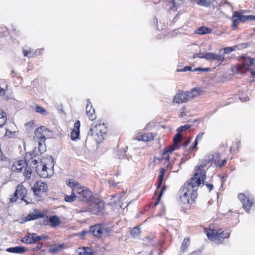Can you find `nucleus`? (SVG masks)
Instances as JSON below:
<instances>
[{"label":"nucleus","instance_id":"15","mask_svg":"<svg viewBox=\"0 0 255 255\" xmlns=\"http://www.w3.org/2000/svg\"><path fill=\"white\" fill-rule=\"evenodd\" d=\"M5 251L10 253L23 254L26 252V248L23 246H15L7 248Z\"/></svg>","mask_w":255,"mask_h":255},{"label":"nucleus","instance_id":"12","mask_svg":"<svg viewBox=\"0 0 255 255\" xmlns=\"http://www.w3.org/2000/svg\"><path fill=\"white\" fill-rule=\"evenodd\" d=\"M90 234L97 238H101L103 236V225L97 224L90 227Z\"/></svg>","mask_w":255,"mask_h":255},{"label":"nucleus","instance_id":"16","mask_svg":"<svg viewBox=\"0 0 255 255\" xmlns=\"http://www.w3.org/2000/svg\"><path fill=\"white\" fill-rule=\"evenodd\" d=\"M94 207L96 209L95 211L93 210V214H98L99 213L103 212L105 208V203L103 200H99L97 202L95 201Z\"/></svg>","mask_w":255,"mask_h":255},{"label":"nucleus","instance_id":"56","mask_svg":"<svg viewBox=\"0 0 255 255\" xmlns=\"http://www.w3.org/2000/svg\"><path fill=\"white\" fill-rule=\"evenodd\" d=\"M227 160L226 159H224L222 161H218L217 164L218 166L221 167L224 166L226 163Z\"/></svg>","mask_w":255,"mask_h":255},{"label":"nucleus","instance_id":"2","mask_svg":"<svg viewBox=\"0 0 255 255\" xmlns=\"http://www.w3.org/2000/svg\"><path fill=\"white\" fill-rule=\"evenodd\" d=\"M95 137V140L97 142H100L104 139V135L106 134L107 130L105 127V124H98L94 126V128H91L89 132H88V136H93L95 132H96Z\"/></svg>","mask_w":255,"mask_h":255},{"label":"nucleus","instance_id":"40","mask_svg":"<svg viewBox=\"0 0 255 255\" xmlns=\"http://www.w3.org/2000/svg\"><path fill=\"white\" fill-rule=\"evenodd\" d=\"M30 236H31V244H35L38 242L37 238L38 235L37 234L31 233V235H30Z\"/></svg>","mask_w":255,"mask_h":255},{"label":"nucleus","instance_id":"64","mask_svg":"<svg viewBox=\"0 0 255 255\" xmlns=\"http://www.w3.org/2000/svg\"><path fill=\"white\" fill-rule=\"evenodd\" d=\"M247 70L249 71L250 72L251 74L252 75L254 76V77L255 78V71L253 69H252L251 68H248L247 69Z\"/></svg>","mask_w":255,"mask_h":255},{"label":"nucleus","instance_id":"1","mask_svg":"<svg viewBox=\"0 0 255 255\" xmlns=\"http://www.w3.org/2000/svg\"><path fill=\"white\" fill-rule=\"evenodd\" d=\"M205 178L206 172L201 170L184 183L178 192L180 200L183 204L194 203L198 196L197 187L204 182Z\"/></svg>","mask_w":255,"mask_h":255},{"label":"nucleus","instance_id":"28","mask_svg":"<svg viewBox=\"0 0 255 255\" xmlns=\"http://www.w3.org/2000/svg\"><path fill=\"white\" fill-rule=\"evenodd\" d=\"M190 243V238H186L183 241L181 246V250L182 252H185L187 248L189 246Z\"/></svg>","mask_w":255,"mask_h":255},{"label":"nucleus","instance_id":"26","mask_svg":"<svg viewBox=\"0 0 255 255\" xmlns=\"http://www.w3.org/2000/svg\"><path fill=\"white\" fill-rule=\"evenodd\" d=\"M236 50V47H227L224 48H221L219 50V53L221 54H224L225 56V54H229L232 52L235 51Z\"/></svg>","mask_w":255,"mask_h":255},{"label":"nucleus","instance_id":"55","mask_svg":"<svg viewBox=\"0 0 255 255\" xmlns=\"http://www.w3.org/2000/svg\"><path fill=\"white\" fill-rule=\"evenodd\" d=\"M112 231H112V230L111 228H109V227H106V228H105V227H104L103 226V233L104 232H105V233H106V234H110V233H112Z\"/></svg>","mask_w":255,"mask_h":255},{"label":"nucleus","instance_id":"34","mask_svg":"<svg viewBox=\"0 0 255 255\" xmlns=\"http://www.w3.org/2000/svg\"><path fill=\"white\" fill-rule=\"evenodd\" d=\"M181 134L179 132H177L174 136L173 140L175 146H179V142L181 140Z\"/></svg>","mask_w":255,"mask_h":255},{"label":"nucleus","instance_id":"33","mask_svg":"<svg viewBox=\"0 0 255 255\" xmlns=\"http://www.w3.org/2000/svg\"><path fill=\"white\" fill-rule=\"evenodd\" d=\"M38 150L41 154L43 153L46 150V145L45 141H42V140H38Z\"/></svg>","mask_w":255,"mask_h":255},{"label":"nucleus","instance_id":"49","mask_svg":"<svg viewBox=\"0 0 255 255\" xmlns=\"http://www.w3.org/2000/svg\"><path fill=\"white\" fill-rule=\"evenodd\" d=\"M88 234H90V229L89 230H83L80 233H79V235L80 238L83 239H84V237Z\"/></svg>","mask_w":255,"mask_h":255},{"label":"nucleus","instance_id":"32","mask_svg":"<svg viewBox=\"0 0 255 255\" xmlns=\"http://www.w3.org/2000/svg\"><path fill=\"white\" fill-rule=\"evenodd\" d=\"M35 111L36 113L41 114L43 115H46L48 114L45 108H44L39 105H36L35 106Z\"/></svg>","mask_w":255,"mask_h":255},{"label":"nucleus","instance_id":"5","mask_svg":"<svg viewBox=\"0 0 255 255\" xmlns=\"http://www.w3.org/2000/svg\"><path fill=\"white\" fill-rule=\"evenodd\" d=\"M35 136L38 140L45 141L46 138H51L53 136L52 130L44 126H40L36 128L34 131Z\"/></svg>","mask_w":255,"mask_h":255},{"label":"nucleus","instance_id":"3","mask_svg":"<svg viewBox=\"0 0 255 255\" xmlns=\"http://www.w3.org/2000/svg\"><path fill=\"white\" fill-rule=\"evenodd\" d=\"M230 235L229 232H225L222 231V229L212 230L207 233V236L209 240L220 243L224 239L229 238Z\"/></svg>","mask_w":255,"mask_h":255},{"label":"nucleus","instance_id":"18","mask_svg":"<svg viewBox=\"0 0 255 255\" xmlns=\"http://www.w3.org/2000/svg\"><path fill=\"white\" fill-rule=\"evenodd\" d=\"M213 157L214 156H212L211 158L208 159H204L199 166H196L195 167L196 172L195 173H199L201 170H203L205 172V171L203 169H201V168H204L209 164H212L213 161Z\"/></svg>","mask_w":255,"mask_h":255},{"label":"nucleus","instance_id":"29","mask_svg":"<svg viewBox=\"0 0 255 255\" xmlns=\"http://www.w3.org/2000/svg\"><path fill=\"white\" fill-rule=\"evenodd\" d=\"M77 198V195H76L73 191V193L70 195H65L64 196V200L67 202L72 203Z\"/></svg>","mask_w":255,"mask_h":255},{"label":"nucleus","instance_id":"9","mask_svg":"<svg viewBox=\"0 0 255 255\" xmlns=\"http://www.w3.org/2000/svg\"><path fill=\"white\" fill-rule=\"evenodd\" d=\"M27 194V189L21 185H18L15 191L13 196L10 199L11 202H14L19 198L20 200H23V197H26Z\"/></svg>","mask_w":255,"mask_h":255},{"label":"nucleus","instance_id":"17","mask_svg":"<svg viewBox=\"0 0 255 255\" xmlns=\"http://www.w3.org/2000/svg\"><path fill=\"white\" fill-rule=\"evenodd\" d=\"M49 223L52 228H56L61 223L60 219L56 215H52L48 218Z\"/></svg>","mask_w":255,"mask_h":255},{"label":"nucleus","instance_id":"7","mask_svg":"<svg viewBox=\"0 0 255 255\" xmlns=\"http://www.w3.org/2000/svg\"><path fill=\"white\" fill-rule=\"evenodd\" d=\"M35 196L42 197V194L45 193L48 190L47 184L41 180L37 181L31 188Z\"/></svg>","mask_w":255,"mask_h":255},{"label":"nucleus","instance_id":"41","mask_svg":"<svg viewBox=\"0 0 255 255\" xmlns=\"http://www.w3.org/2000/svg\"><path fill=\"white\" fill-rule=\"evenodd\" d=\"M211 70V69L209 67L202 68L197 67L193 69V72L199 71V72H209Z\"/></svg>","mask_w":255,"mask_h":255},{"label":"nucleus","instance_id":"45","mask_svg":"<svg viewBox=\"0 0 255 255\" xmlns=\"http://www.w3.org/2000/svg\"><path fill=\"white\" fill-rule=\"evenodd\" d=\"M179 146H175V145H174L173 146H169V147H167L166 148H165L164 150L167 151V152H168V153H171L174 150L178 149L179 148Z\"/></svg>","mask_w":255,"mask_h":255},{"label":"nucleus","instance_id":"52","mask_svg":"<svg viewBox=\"0 0 255 255\" xmlns=\"http://www.w3.org/2000/svg\"><path fill=\"white\" fill-rule=\"evenodd\" d=\"M43 51V48L37 49L35 51V52L32 54L33 56H30V57H34V56L39 55L42 53Z\"/></svg>","mask_w":255,"mask_h":255},{"label":"nucleus","instance_id":"31","mask_svg":"<svg viewBox=\"0 0 255 255\" xmlns=\"http://www.w3.org/2000/svg\"><path fill=\"white\" fill-rule=\"evenodd\" d=\"M198 5L205 7H209L211 4V0H196Z\"/></svg>","mask_w":255,"mask_h":255},{"label":"nucleus","instance_id":"42","mask_svg":"<svg viewBox=\"0 0 255 255\" xmlns=\"http://www.w3.org/2000/svg\"><path fill=\"white\" fill-rule=\"evenodd\" d=\"M145 241L148 242L149 243L148 246H155L156 244V242L154 240V238H150L148 237H145L144 240Z\"/></svg>","mask_w":255,"mask_h":255},{"label":"nucleus","instance_id":"20","mask_svg":"<svg viewBox=\"0 0 255 255\" xmlns=\"http://www.w3.org/2000/svg\"><path fill=\"white\" fill-rule=\"evenodd\" d=\"M64 244H53L49 248V252L56 254L61 251L64 249Z\"/></svg>","mask_w":255,"mask_h":255},{"label":"nucleus","instance_id":"24","mask_svg":"<svg viewBox=\"0 0 255 255\" xmlns=\"http://www.w3.org/2000/svg\"><path fill=\"white\" fill-rule=\"evenodd\" d=\"M165 170L164 168H161L159 170V174L158 177L157 188H159L162 184L163 178L165 174Z\"/></svg>","mask_w":255,"mask_h":255},{"label":"nucleus","instance_id":"36","mask_svg":"<svg viewBox=\"0 0 255 255\" xmlns=\"http://www.w3.org/2000/svg\"><path fill=\"white\" fill-rule=\"evenodd\" d=\"M140 232L139 227H135L131 230L130 234L133 237L135 238L139 235Z\"/></svg>","mask_w":255,"mask_h":255},{"label":"nucleus","instance_id":"51","mask_svg":"<svg viewBox=\"0 0 255 255\" xmlns=\"http://www.w3.org/2000/svg\"><path fill=\"white\" fill-rule=\"evenodd\" d=\"M42 247H43V244L39 242L38 243V244L37 245V246L35 247H34L32 248V251L33 252H36L38 250H39L40 249H41Z\"/></svg>","mask_w":255,"mask_h":255},{"label":"nucleus","instance_id":"50","mask_svg":"<svg viewBox=\"0 0 255 255\" xmlns=\"http://www.w3.org/2000/svg\"><path fill=\"white\" fill-rule=\"evenodd\" d=\"M248 45H249V43H240L238 45H236V47L238 49H240L247 48L248 47Z\"/></svg>","mask_w":255,"mask_h":255},{"label":"nucleus","instance_id":"46","mask_svg":"<svg viewBox=\"0 0 255 255\" xmlns=\"http://www.w3.org/2000/svg\"><path fill=\"white\" fill-rule=\"evenodd\" d=\"M186 71H192L193 70L191 66H186L182 69H177V72H186Z\"/></svg>","mask_w":255,"mask_h":255},{"label":"nucleus","instance_id":"25","mask_svg":"<svg viewBox=\"0 0 255 255\" xmlns=\"http://www.w3.org/2000/svg\"><path fill=\"white\" fill-rule=\"evenodd\" d=\"M212 32V29L206 26H201L196 30V33L199 34H209Z\"/></svg>","mask_w":255,"mask_h":255},{"label":"nucleus","instance_id":"13","mask_svg":"<svg viewBox=\"0 0 255 255\" xmlns=\"http://www.w3.org/2000/svg\"><path fill=\"white\" fill-rule=\"evenodd\" d=\"M80 122L77 121L74 124L73 129L71 132L70 138L72 140L76 141L79 139Z\"/></svg>","mask_w":255,"mask_h":255},{"label":"nucleus","instance_id":"30","mask_svg":"<svg viewBox=\"0 0 255 255\" xmlns=\"http://www.w3.org/2000/svg\"><path fill=\"white\" fill-rule=\"evenodd\" d=\"M167 187L165 185H164L162 186V187L160 189L159 194L158 195V196L155 200V202L154 203V206H156L158 204V203L159 202V201L160 200L161 197H162L163 193L164 192L165 190L167 189Z\"/></svg>","mask_w":255,"mask_h":255},{"label":"nucleus","instance_id":"21","mask_svg":"<svg viewBox=\"0 0 255 255\" xmlns=\"http://www.w3.org/2000/svg\"><path fill=\"white\" fill-rule=\"evenodd\" d=\"M234 17H236L238 20L241 22H245L248 20V15H244L242 14L241 12L238 11H235L233 12Z\"/></svg>","mask_w":255,"mask_h":255},{"label":"nucleus","instance_id":"27","mask_svg":"<svg viewBox=\"0 0 255 255\" xmlns=\"http://www.w3.org/2000/svg\"><path fill=\"white\" fill-rule=\"evenodd\" d=\"M27 163L26 160H20L17 163V166L15 167V169L18 172H21L22 169L25 167V165L27 166Z\"/></svg>","mask_w":255,"mask_h":255},{"label":"nucleus","instance_id":"35","mask_svg":"<svg viewBox=\"0 0 255 255\" xmlns=\"http://www.w3.org/2000/svg\"><path fill=\"white\" fill-rule=\"evenodd\" d=\"M32 169L30 167H28L26 166V167L25 168V171L24 172V176L25 177V179L29 180L30 179L32 174Z\"/></svg>","mask_w":255,"mask_h":255},{"label":"nucleus","instance_id":"43","mask_svg":"<svg viewBox=\"0 0 255 255\" xmlns=\"http://www.w3.org/2000/svg\"><path fill=\"white\" fill-rule=\"evenodd\" d=\"M87 116L89 118V119L91 121H93L96 119V116L95 115V109H92L91 111H90V113H86Z\"/></svg>","mask_w":255,"mask_h":255},{"label":"nucleus","instance_id":"47","mask_svg":"<svg viewBox=\"0 0 255 255\" xmlns=\"http://www.w3.org/2000/svg\"><path fill=\"white\" fill-rule=\"evenodd\" d=\"M169 158L170 157L169 153L167 152V151L164 150L163 152L162 153V157L161 159H165L166 161L168 162L169 160Z\"/></svg>","mask_w":255,"mask_h":255},{"label":"nucleus","instance_id":"22","mask_svg":"<svg viewBox=\"0 0 255 255\" xmlns=\"http://www.w3.org/2000/svg\"><path fill=\"white\" fill-rule=\"evenodd\" d=\"M66 185L72 189L73 191L80 187V184L75 180L69 179L66 181Z\"/></svg>","mask_w":255,"mask_h":255},{"label":"nucleus","instance_id":"57","mask_svg":"<svg viewBox=\"0 0 255 255\" xmlns=\"http://www.w3.org/2000/svg\"><path fill=\"white\" fill-rule=\"evenodd\" d=\"M6 120V118H4V117H2V118H0V128L2 127V126L5 124Z\"/></svg>","mask_w":255,"mask_h":255},{"label":"nucleus","instance_id":"8","mask_svg":"<svg viewBox=\"0 0 255 255\" xmlns=\"http://www.w3.org/2000/svg\"><path fill=\"white\" fill-rule=\"evenodd\" d=\"M203 59L209 61H216L218 65H221L224 61L225 57L224 54H216L212 52H206L203 54Z\"/></svg>","mask_w":255,"mask_h":255},{"label":"nucleus","instance_id":"63","mask_svg":"<svg viewBox=\"0 0 255 255\" xmlns=\"http://www.w3.org/2000/svg\"><path fill=\"white\" fill-rule=\"evenodd\" d=\"M35 171L37 174L39 175L40 170H41V164L40 165H37L35 167Z\"/></svg>","mask_w":255,"mask_h":255},{"label":"nucleus","instance_id":"48","mask_svg":"<svg viewBox=\"0 0 255 255\" xmlns=\"http://www.w3.org/2000/svg\"><path fill=\"white\" fill-rule=\"evenodd\" d=\"M183 0H172V4L174 7H178L183 3Z\"/></svg>","mask_w":255,"mask_h":255},{"label":"nucleus","instance_id":"39","mask_svg":"<svg viewBox=\"0 0 255 255\" xmlns=\"http://www.w3.org/2000/svg\"><path fill=\"white\" fill-rule=\"evenodd\" d=\"M191 127V126L189 124H186L184 126H181L177 129V132H182L185 130L189 129Z\"/></svg>","mask_w":255,"mask_h":255},{"label":"nucleus","instance_id":"54","mask_svg":"<svg viewBox=\"0 0 255 255\" xmlns=\"http://www.w3.org/2000/svg\"><path fill=\"white\" fill-rule=\"evenodd\" d=\"M39 176L42 178H46L48 176V174L47 172L45 171L40 170Z\"/></svg>","mask_w":255,"mask_h":255},{"label":"nucleus","instance_id":"58","mask_svg":"<svg viewBox=\"0 0 255 255\" xmlns=\"http://www.w3.org/2000/svg\"><path fill=\"white\" fill-rule=\"evenodd\" d=\"M37 238H38V242L40 241H42V240H46L48 238L47 236L44 235H42L41 236L38 235Z\"/></svg>","mask_w":255,"mask_h":255},{"label":"nucleus","instance_id":"44","mask_svg":"<svg viewBox=\"0 0 255 255\" xmlns=\"http://www.w3.org/2000/svg\"><path fill=\"white\" fill-rule=\"evenodd\" d=\"M87 106H86V113L89 114L90 113V111H91L92 110V109H94V108H93V106L91 105V103L90 102V99H87Z\"/></svg>","mask_w":255,"mask_h":255},{"label":"nucleus","instance_id":"62","mask_svg":"<svg viewBox=\"0 0 255 255\" xmlns=\"http://www.w3.org/2000/svg\"><path fill=\"white\" fill-rule=\"evenodd\" d=\"M198 141H197V140H195H195H194V143H193V145H191V146L190 147V149L191 150H193L194 149H195V148L197 147V145H198Z\"/></svg>","mask_w":255,"mask_h":255},{"label":"nucleus","instance_id":"60","mask_svg":"<svg viewBox=\"0 0 255 255\" xmlns=\"http://www.w3.org/2000/svg\"><path fill=\"white\" fill-rule=\"evenodd\" d=\"M205 185L207 187V188L209 189V192H210L213 189V185L212 184L208 183V182H207L205 183Z\"/></svg>","mask_w":255,"mask_h":255},{"label":"nucleus","instance_id":"59","mask_svg":"<svg viewBox=\"0 0 255 255\" xmlns=\"http://www.w3.org/2000/svg\"><path fill=\"white\" fill-rule=\"evenodd\" d=\"M138 140L147 141L149 140L148 137L145 135H142L141 137L138 139Z\"/></svg>","mask_w":255,"mask_h":255},{"label":"nucleus","instance_id":"19","mask_svg":"<svg viewBox=\"0 0 255 255\" xmlns=\"http://www.w3.org/2000/svg\"><path fill=\"white\" fill-rule=\"evenodd\" d=\"M78 255H95L92 249L89 247L79 248L77 250Z\"/></svg>","mask_w":255,"mask_h":255},{"label":"nucleus","instance_id":"37","mask_svg":"<svg viewBox=\"0 0 255 255\" xmlns=\"http://www.w3.org/2000/svg\"><path fill=\"white\" fill-rule=\"evenodd\" d=\"M231 19L232 20V27L233 29H235L237 27L240 21L238 20V18L236 17H234V13H233Z\"/></svg>","mask_w":255,"mask_h":255},{"label":"nucleus","instance_id":"6","mask_svg":"<svg viewBox=\"0 0 255 255\" xmlns=\"http://www.w3.org/2000/svg\"><path fill=\"white\" fill-rule=\"evenodd\" d=\"M238 197L242 203L243 208L247 213H249L254 204V199L250 195H246L243 193L239 194Z\"/></svg>","mask_w":255,"mask_h":255},{"label":"nucleus","instance_id":"23","mask_svg":"<svg viewBox=\"0 0 255 255\" xmlns=\"http://www.w3.org/2000/svg\"><path fill=\"white\" fill-rule=\"evenodd\" d=\"M201 91L199 88H195L191 91H187L189 99H193L200 95Z\"/></svg>","mask_w":255,"mask_h":255},{"label":"nucleus","instance_id":"11","mask_svg":"<svg viewBox=\"0 0 255 255\" xmlns=\"http://www.w3.org/2000/svg\"><path fill=\"white\" fill-rule=\"evenodd\" d=\"M243 66H239L237 68V70L241 73H245L246 71H248L247 69L250 68V66L254 65V60L251 57H245L243 56Z\"/></svg>","mask_w":255,"mask_h":255},{"label":"nucleus","instance_id":"14","mask_svg":"<svg viewBox=\"0 0 255 255\" xmlns=\"http://www.w3.org/2000/svg\"><path fill=\"white\" fill-rule=\"evenodd\" d=\"M189 99H190L186 91V92H182L177 94L174 96L173 101L176 103L180 104L186 102Z\"/></svg>","mask_w":255,"mask_h":255},{"label":"nucleus","instance_id":"38","mask_svg":"<svg viewBox=\"0 0 255 255\" xmlns=\"http://www.w3.org/2000/svg\"><path fill=\"white\" fill-rule=\"evenodd\" d=\"M30 235H31V233H28L27 235L22 238L21 241L25 244H31V236Z\"/></svg>","mask_w":255,"mask_h":255},{"label":"nucleus","instance_id":"10","mask_svg":"<svg viewBox=\"0 0 255 255\" xmlns=\"http://www.w3.org/2000/svg\"><path fill=\"white\" fill-rule=\"evenodd\" d=\"M46 216V214L42 212H40L37 209H35L33 212L30 213L26 217L23 219L24 221L21 222L23 223L25 222L32 221L40 218H44Z\"/></svg>","mask_w":255,"mask_h":255},{"label":"nucleus","instance_id":"61","mask_svg":"<svg viewBox=\"0 0 255 255\" xmlns=\"http://www.w3.org/2000/svg\"><path fill=\"white\" fill-rule=\"evenodd\" d=\"M204 134V132H200L196 136L195 140H197V141H198V140H201Z\"/></svg>","mask_w":255,"mask_h":255},{"label":"nucleus","instance_id":"53","mask_svg":"<svg viewBox=\"0 0 255 255\" xmlns=\"http://www.w3.org/2000/svg\"><path fill=\"white\" fill-rule=\"evenodd\" d=\"M45 217H46V219H45L44 218V219L42 221L39 222L40 225H44V226H46V225H48V223H49L48 218L46 215Z\"/></svg>","mask_w":255,"mask_h":255},{"label":"nucleus","instance_id":"4","mask_svg":"<svg viewBox=\"0 0 255 255\" xmlns=\"http://www.w3.org/2000/svg\"><path fill=\"white\" fill-rule=\"evenodd\" d=\"M77 198L80 201L89 203L93 201L94 198L92 193L86 188L80 187L76 192Z\"/></svg>","mask_w":255,"mask_h":255}]
</instances>
